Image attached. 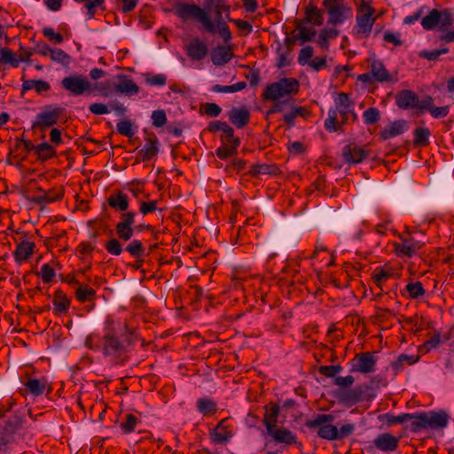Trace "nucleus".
I'll return each instance as SVG.
<instances>
[{
	"instance_id": "nucleus-1",
	"label": "nucleus",
	"mask_w": 454,
	"mask_h": 454,
	"mask_svg": "<svg viewBox=\"0 0 454 454\" xmlns=\"http://www.w3.org/2000/svg\"><path fill=\"white\" fill-rule=\"evenodd\" d=\"M139 339L136 328L126 321L120 328V334L110 328L103 336L96 333L88 335L84 340L87 348L101 352L112 364L124 365L129 359L132 347Z\"/></svg>"
},
{
	"instance_id": "nucleus-2",
	"label": "nucleus",
	"mask_w": 454,
	"mask_h": 454,
	"mask_svg": "<svg viewBox=\"0 0 454 454\" xmlns=\"http://www.w3.org/2000/svg\"><path fill=\"white\" fill-rule=\"evenodd\" d=\"M388 426L403 424L410 421L407 428L413 433H418L422 429H442L447 427L449 416L445 411H429L418 413H402L400 415L386 414Z\"/></svg>"
},
{
	"instance_id": "nucleus-3",
	"label": "nucleus",
	"mask_w": 454,
	"mask_h": 454,
	"mask_svg": "<svg viewBox=\"0 0 454 454\" xmlns=\"http://www.w3.org/2000/svg\"><path fill=\"white\" fill-rule=\"evenodd\" d=\"M61 87L74 97L95 95L96 91L104 97L109 96V90L103 83H92L85 75L81 74H74L64 77L61 80Z\"/></svg>"
},
{
	"instance_id": "nucleus-4",
	"label": "nucleus",
	"mask_w": 454,
	"mask_h": 454,
	"mask_svg": "<svg viewBox=\"0 0 454 454\" xmlns=\"http://www.w3.org/2000/svg\"><path fill=\"white\" fill-rule=\"evenodd\" d=\"M172 11L183 21L194 19L200 22L207 32L215 34V26L211 20L208 12L206 9L200 8L196 4L177 2L173 5Z\"/></svg>"
},
{
	"instance_id": "nucleus-5",
	"label": "nucleus",
	"mask_w": 454,
	"mask_h": 454,
	"mask_svg": "<svg viewBox=\"0 0 454 454\" xmlns=\"http://www.w3.org/2000/svg\"><path fill=\"white\" fill-rule=\"evenodd\" d=\"M356 11V24L354 27V34L358 38H367L370 35L372 26L376 20V18L373 17L375 9L371 6L368 1L359 0Z\"/></svg>"
},
{
	"instance_id": "nucleus-6",
	"label": "nucleus",
	"mask_w": 454,
	"mask_h": 454,
	"mask_svg": "<svg viewBox=\"0 0 454 454\" xmlns=\"http://www.w3.org/2000/svg\"><path fill=\"white\" fill-rule=\"evenodd\" d=\"M335 417L331 413L317 414L312 419L305 422V427L310 430H315L317 435L324 440H337V427L333 425Z\"/></svg>"
},
{
	"instance_id": "nucleus-7",
	"label": "nucleus",
	"mask_w": 454,
	"mask_h": 454,
	"mask_svg": "<svg viewBox=\"0 0 454 454\" xmlns=\"http://www.w3.org/2000/svg\"><path fill=\"white\" fill-rule=\"evenodd\" d=\"M282 113L283 121L286 123L288 128H293L295 125V119L301 116L306 119L309 115V112L303 106H298L290 99H284L283 101L275 102L271 107L267 111V115Z\"/></svg>"
},
{
	"instance_id": "nucleus-8",
	"label": "nucleus",
	"mask_w": 454,
	"mask_h": 454,
	"mask_svg": "<svg viewBox=\"0 0 454 454\" xmlns=\"http://www.w3.org/2000/svg\"><path fill=\"white\" fill-rule=\"evenodd\" d=\"M299 82L295 78H282L268 85L262 94L264 100H272L273 103L282 101L280 98L297 93Z\"/></svg>"
},
{
	"instance_id": "nucleus-9",
	"label": "nucleus",
	"mask_w": 454,
	"mask_h": 454,
	"mask_svg": "<svg viewBox=\"0 0 454 454\" xmlns=\"http://www.w3.org/2000/svg\"><path fill=\"white\" fill-rule=\"evenodd\" d=\"M421 26L425 30L430 31L437 28L439 31L446 30L454 24V12L449 8L442 10L432 9L421 20Z\"/></svg>"
},
{
	"instance_id": "nucleus-10",
	"label": "nucleus",
	"mask_w": 454,
	"mask_h": 454,
	"mask_svg": "<svg viewBox=\"0 0 454 454\" xmlns=\"http://www.w3.org/2000/svg\"><path fill=\"white\" fill-rule=\"evenodd\" d=\"M357 80L364 83L372 82H388L395 83L398 82L397 73L391 74L385 67L382 61L372 59L369 70L358 75Z\"/></svg>"
},
{
	"instance_id": "nucleus-11",
	"label": "nucleus",
	"mask_w": 454,
	"mask_h": 454,
	"mask_svg": "<svg viewBox=\"0 0 454 454\" xmlns=\"http://www.w3.org/2000/svg\"><path fill=\"white\" fill-rule=\"evenodd\" d=\"M323 5L329 16V25L343 24L353 16L351 7L345 4V0H323Z\"/></svg>"
},
{
	"instance_id": "nucleus-12",
	"label": "nucleus",
	"mask_w": 454,
	"mask_h": 454,
	"mask_svg": "<svg viewBox=\"0 0 454 454\" xmlns=\"http://www.w3.org/2000/svg\"><path fill=\"white\" fill-rule=\"evenodd\" d=\"M64 112L65 109L63 107L53 105L46 106L43 110L36 115L33 128L44 130L46 128L57 124Z\"/></svg>"
},
{
	"instance_id": "nucleus-13",
	"label": "nucleus",
	"mask_w": 454,
	"mask_h": 454,
	"mask_svg": "<svg viewBox=\"0 0 454 454\" xmlns=\"http://www.w3.org/2000/svg\"><path fill=\"white\" fill-rule=\"evenodd\" d=\"M378 357L372 352H361L356 354L350 361V372L364 374L374 372Z\"/></svg>"
},
{
	"instance_id": "nucleus-14",
	"label": "nucleus",
	"mask_w": 454,
	"mask_h": 454,
	"mask_svg": "<svg viewBox=\"0 0 454 454\" xmlns=\"http://www.w3.org/2000/svg\"><path fill=\"white\" fill-rule=\"evenodd\" d=\"M136 214L134 212H121L120 222L116 224L115 231L119 239L128 241L133 235L136 229L134 227Z\"/></svg>"
},
{
	"instance_id": "nucleus-15",
	"label": "nucleus",
	"mask_w": 454,
	"mask_h": 454,
	"mask_svg": "<svg viewBox=\"0 0 454 454\" xmlns=\"http://www.w3.org/2000/svg\"><path fill=\"white\" fill-rule=\"evenodd\" d=\"M400 239L401 242L395 244V248L398 255L412 257L419 249L422 248L424 245L423 242L416 240L414 238L410 236L402 235Z\"/></svg>"
},
{
	"instance_id": "nucleus-16",
	"label": "nucleus",
	"mask_w": 454,
	"mask_h": 454,
	"mask_svg": "<svg viewBox=\"0 0 454 454\" xmlns=\"http://www.w3.org/2000/svg\"><path fill=\"white\" fill-rule=\"evenodd\" d=\"M369 155V151L360 147L356 144H349L343 147L342 156L346 162L357 164L362 162Z\"/></svg>"
},
{
	"instance_id": "nucleus-17",
	"label": "nucleus",
	"mask_w": 454,
	"mask_h": 454,
	"mask_svg": "<svg viewBox=\"0 0 454 454\" xmlns=\"http://www.w3.org/2000/svg\"><path fill=\"white\" fill-rule=\"evenodd\" d=\"M186 54L193 60L204 59L207 53L208 48L205 42L196 37L185 46Z\"/></svg>"
},
{
	"instance_id": "nucleus-18",
	"label": "nucleus",
	"mask_w": 454,
	"mask_h": 454,
	"mask_svg": "<svg viewBox=\"0 0 454 454\" xmlns=\"http://www.w3.org/2000/svg\"><path fill=\"white\" fill-rule=\"evenodd\" d=\"M227 115L231 123L238 129L247 126L250 120V112L246 106L232 107Z\"/></svg>"
},
{
	"instance_id": "nucleus-19",
	"label": "nucleus",
	"mask_w": 454,
	"mask_h": 454,
	"mask_svg": "<svg viewBox=\"0 0 454 454\" xmlns=\"http://www.w3.org/2000/svg\"><path fill=\"white\" fill-rule=\"evenodd\" d=\"M395 104L400 109H416L419 104V97L412 90H403L396 94Z\"/></svg>"
},
{
	"instance_id": "nucleus-20",
	"label": "nucleus",
	"mask_w": 454,
	"mask_h": 454,
	"mask_svg": "<svg viewBox=\"0 0 454 454\" xmlns=\"http://www.w3.org/2000/svg\"><path fill=\"white\" fill-rule=\"evenodd\" d=\"M399 443V439L389 433H384L378 435L372 444L375 448L381 451H395Z\"/></svg>"
},
{
	"instance_id": "nucleus-21",
	"label": "nucleus",
	"mask_w": 454,
	"mask_h": 454,
	"mask_svg": "<svg viewBox=\"0 0 454 454\" xmlns=\"http://www.w3.org/2000/svg\"><path fill=\"white\" fill-rule=\"evenodd\" d=\"M267 434L277 443H285L287 445H292L296 443L297 442L296 435L291 430L286 427H276L272 429L270 428Z\"/></svg>"
},
{
	"instance_id": "nucleus-22",
	"label": "nucleus",
	"mask_w": 454,
	"mask_h": 454,
	"mask_svg": "<svg viewBox=\"0 0 454 454\" xmlns=\"http://www.w3.org/2000/svg\"><path fill=\"white\" fill-rule=\"evenodd\" d=\"M226 419H222L214 431L210 434L211 440L216 444L227 442L232 436L231 429L226 424Z\"/></svg>"
},
{
	"instance_id": "nucleus-23",
	"label": "nucleus",
	"mask_w": 454,
	"mask_h": 454,
	"mask_svg": "<svg viewBox=\"0 0 454 454\" xmlns=\"http://www.w3.org/2000/svg\"><path fill=\"white\" fill-rule=\"evenodd\" d=\"M53 307L55 315L60 316L68 312L70 308V299L60 289H58L54 294Z\"/></svg>"
},
{
	"instance_id": "nucleus-24",
	"label": "nucleus",
	"mask_w": 454,
	"mask_h": 454,
	"mask_svg": "<svg viewBox=\"0 0 454 454\" xmlns=\"http://www.w3.org/2000/svg\"><path fill=\"white\" fill-rule=\"evenodd\" d=\"M109 207L119 212H125L129 208V200L127 194L119 191L107 198Z\"/></svg>"
},
{
	"instance_id": "nucleus-25",
	"label": "nucleus",
	"mask_w": 454,
	"mask_h": 454,
	"mask_svg": "<svg viewBox=\"0 0 454 454\" xmlns=\"http://www.w3.org/2000/svg\"><path fill=\"white\" fill-rule=\"evenodd\" d=\"M407 129L406 121L403 120H398L391 122L384 129L380 131V137L383 140L390 139L394 137L403 134Z\"/></svg>"
},
{
	"instance_id": "nucleus-26",
	"label": "nucleus",
	"mask_w": 454,
	"mask_h": 454,
	"mask_svg": "<svg viewBox=\"0 0 454 454\" xmlns=\"http://www.w3.org/2000/svg\"><path fill=\"white\" fill-rule=\"evenodd\" d=\"M233 54L231 51V49L226 46H217L213 49L211 51V60L215 66H223L228 63Z\"/></svg>"
},
{
	"instance_id": "nucleus-27",
	"label": "nucleus",
	"mask_w": 454,
	"mask_h": 454,
	"mask_svg": "<svg viewBox=\"0 0 454 454\" xmlns=\"http://www.w3.org/2000/svg\"><path fill=\"white\" fill-rule=\"evenodd\" d=\"M159 152V141L157 137L147 138L142 149L138 151L142 161H149Z\"/></svg>"
},
{
	"instance_id": "nucleus-28",
	"label": "nucleus",
	"mask_w": 454,
	"mask_h": 454,
	"mask_svg": "<svg viewBox=\"0 0 454 454\" xmlns=\"http://www.w3.org/2000/svg\"><path fill=\"white\" fill-rule=\"evenodd\" d=\"M35 243L27 240L21 241L13 253L14 259L18 263L27 261L33 254Z\"/></svg>"
},
{
	"instance_id": "nucleus-29",
	"label": "nucleus",
	"mask_w": 454,
	"mask_h": 454,
	"mask_svg": "<svg viewBox=\"0 0 454 454\" xmlns=\"http://www.w3.org/2000/svg\"><path fill=\"white\" fill-rule=\"evenodd\" d=\"M265 412L263 416V424L266 427V431L277 427L278 417L279 415L280 408L278 404L273 403L264 407Z\"/></svg>"
},
{
	"instance_id": "nucleus-30",
	"label": "nucleus",
	"mask_w": 454,
	"mask_h": 454,
	"mask_svg": "<svg viewBox=\"0 0 454 454\" xmlns=\"http://www.w3.org/2000/svg\"><path fill=\"white\" fill-rule=\"evenodd\" d=\"M207 8L208 10L214 9L215 21L223 20V13H225V18L230 17L231 6L226 4L225 0H207Z\"/></svg>"
},
{
	"instance_id": "nucleus-31",
	"label": "nucleus",
	"mask_w": 454,
	"mask_h": 454,
	"mask_svg": "<svg viewBox=\"0 0 454 454\" xmlns=\"http://www.w3.org/2000/svg\"><path fill=\"white\" fill-rule=\"evenodd\" d=\"M337 397L348 406H352L362 400V390L357 388L342 389L338 393Z\"/></svg>"
},
{
	"instance_id": "nucleus-32",
	"label": "nucleus",
	"mask_w": 454,
	"mask_h": 454,
	"mask_svg": "<svg viewBox=\"0 0 454 454\" xmlns=\"http://www.w3.org/2000/svg\"><path fill=\"white\" fill-rule=\"evenodd\" d=\"M25 387L26 389L35 396L43 395L47 387L49 388L47 394L51 392L50 387L48 386V382L45 379H29L25 383Z\"/></svg>"
},
{
	"instance_id": "nucleus-33",
	"label": "nucleus",
	"mask_w": 454,
	"mask_h": 454,
	"mask_svg": "<svg viewBox=\"0 0 454 454\" xmlns=\"http://www.w3.org/2000/svg\"><path fill=\"white\" fill-rule=\"evenodd\" d=\"M304 21L314 26H321L324 22L323 11L317 6L309 4L305 8Z\"/></svg>"
},
{
	"instance_id": "nucleus-34",
	"label": "nucleus",
	"mask_w": 454,
	"mask_h": 454,
	"mask_svg": "<svg viewBox=\"0 0 454 454\" xmlns=\"http://www.w3.org/2000/svg\"><path fill=\"white\" fill-rule=\"evenodd\" d=\"M117 93L131 96L137 94L139 91L138 86L131 79H124L119 83L114 85Z\"/></svg>"
},
{
	"instance_id": "nucleus-35",
	"label": "nucleus",
	"mask_w": 454,
	"mask_h": 454,
	"mask_svg": "<svg viewBox=\"0 0 454 454\" xmlns=\"http://www.w3.org/2000/svg\"><path fill=\"white\" fill-rule=\"evenodd\" d=\"M198 411L204 416H211L217 411L216 403L209 398H200L197 400Z\"/></svg>"
},
{
	"instance_id": "nucleus-36",
	"label": "nucleus",
	"mask_w": 454,
	"mask_h": 454,
	"mask_svg": "<svg viewBox=\"0 0 454 454\" xmlns=\"http://www.w3.org/2000/svg\"><path fill=\"white\" fill-rule=\"evenodd\" d=\"M339 31L336 28H324L320 31L317 43L325 51L329 49V40L338 37Z\"/></svg>"
},
{
	"instance_id": "nucleus-37",
	"label": "nucleus",
	"mask_w": 454,
	"mask_h": 454,
	"mask_svg": "<svg viewBox=\"0 0 454 454\" xmlns=\"http://www.w3.org/2000/svg\"><path fill=\"white\" fill-rule=\"evenodd\" d=\"M25 419L22 416L15 413L12 415L5 422L3 428L4 431L8 432L12 434L22 428Z\"/></svg>"
},
{
	"instance_id": "nucleus-38",
	"label": "nucleus",
	"mask_w": 454,
	"mask_h": 454,
	"mask_svg": "<svg viewBox=\"0 0 454 454\" xmlns=\"http://www.w3.org/2000/svg\"><path fill=\"white\" fill-rule=\"evenodd\" d=\"M75 297L80 302L92 301L96 297V291L88 286L79 285L75 290Z\"/></svg>"
},
{
	"instance_id": "nucleus-39",
	"label": "nucleus",
	"mask_w": 454,
	"mask_h": 454,
	"mask_svg": "<svg viewBox=\"0 0 454 454\" xmlns=\"http://www.w3.org/2000/svg\"><path fill=\"white\" fill-rule=\"evenodd\" d=\"M342 123L338 121L337 110L330 109L328 111V117L325 121V128L329 132H335L340 130Z\"/></svg>"
},
{
	"instance_id": "nucleus-40",
	"label": "nucleus",
	"mask_w": 454,
	"mask_h": 454,
	"mask_svg": "<svg viewBox=\"0 0 454 454\" xmlns=\"http://www.w3.org/2000/svg\"><path fill=\"white\" fill-rule=\"evenodd\" d=\"M417 362V358L413 356H408L405 354L400 355L396 360L391 363V368L394 371V375H397L403 369L404 364H413Z\"/></svg>"
},
{
	"instance_id": "nucleus-41",
	"label": "nucleus",
	"mask_w": 454,
	"mask_h": 454,
	"mask_svg": "<svg viewBox=\"0 0 454 454\" xmlns=\"http://www.w3.org/2000/svg\"><path fill=\"white\" fill-rule=\"evenodd\" d=\"M430 130L427 128H418L414 130L413 144L415 146H427L429 145Z\"/></svg>"
},
{
	"instance_id": "nucleus-42",
	"label": "nucleus",
	"mask_w": 454,
	"mask_h": 454,
	"mask_svg": "<svg viewBox=\"0 0 454 454\" xmlns=\"http://www.w3.org/2000/svg\"><path fill=\"white\" fill-rule=\"evenodd\" d=\"M35 153H37L38 157L43 160H46L56 154V151L53 146H51L49 143L44 142L35 146Z\"/></svg>"
},
{
	"instance_id": "nucleus-43",
	"label": "nucleus",
	"mask_w": 454,
	"mask_h": 454,
	"mask_svg": "<svg viewBox=\"0 0 454 454\" xmlns=\"http://www.w3.org/2000/svg\"><path fill=\"white\" fill-rule=\"evenodd\" d=\"M125 250L137 259L141 258L145 254V247L138 239L131 240L125 247Z\"/></svg>"
},
{
	"instance_id": "nucleus-44",
	"label": "nucleus",
	"mask_w": 454,
	"mask_h": 454,
	"mask_svg": "<svg viewBox=\"0 0 454 454\" xmlns=\"http://www.w3.org/2000/svg\"><path fill=\"white\" fill-rule=\"evenodd\" d=\"M0 62L9 64L12 67H19V60L15 57L14 52L10 48L6 47L0 49Z\"/></svg>"
},
{
	"instance_id": "nucleus-45",
	"label": "nucleus",
	"mask_w": 454,
	"mask_h": 454,
	"mask_svg": "<svg viewBox=\"0 0 454 454\" xmlns=\"http://www.w3.org/2000/svg\"><path fill=\"white\" fill-rule=\"evenodd\" d=\"M84 7L87 10V15L89 19H92L96 13L97 9L102 11L106 10L104 5L105 0H84L82 1Z\"/></svg>"
},
{
	"instance_id": "nucleus-46",
	"label": "nucleus",
	"mask_w": 454,
	"mask_h": 454,
	"mask_svg": "<svg viewBox=\"0 0 454 454\" xmlns=\"http://www.w3.org/2000/svg\"><path fill=\"white\" fill-rule=\"evenodd\" d=\"M291 51L290 48H284L281 44L278 45L277 49V54L278 56L277 67L278 68H283L290 65L289 55Z\"/></svg>"
},
{
	"instance_id": "nucleus-47",
	"label": "nucleus",
	"mask_w": 454,
	"mask_h": 454,
	"mask_svg": "<svg viewBox=\"0 0 454 454\" xmlns=\"http://www.w3.org/2000/svg\"><path fill=\"white\" fill-rule=\"evenodd\" d=\"M405 291L408 293L411 299H418L423 296L426 293L421 282L419 281L409 283L405 287Z\"/></svg>"
},
{
	"instance_id": "nucleus-48",
	"label": "nucleus",
	"mask_w": 454,
	"mask_h": 454,
	"mask_svg": "<svg viewBox=\"0 0 454 454\" xmlns=\"http://www.w3.org/2000/svg\"><path fill=\"white\" fill-rule=\"evenodd\" d=\"M239 145H223L215 150L216 156L221 160H226L234 156Z\"/></svg>"
},
{
	"instance_id": "nucleus-49",
	"label": "nucleus",
	"mask_w": 454,
	"mask_h": 454,
	"mask_svg": "<svg viewBox=\"0 0 454 454\" xmlns=\"http://www.w3.org/2000/svg\"><path fill=\"white\" fill-rule=\"evenodd\" d=\"M221 140L223 145H239L240 139L238 137L234 136V129L228 124L227 128L223 132V136L221 137Z\"/></svg>"
},
{
	"instance_id": "nucleus-50",
	"label": "nucleus",
	"mask_w": 454,
	"mask_h": 454,
	"mask_svg": "<svg viewBox=\"0 0 454 454\" xmlns=\"http://www.w3.org/2000/svg\"><path fill=\"white\" fill-rule=\"evenodd\" d=\"M200 113L210 117H217L222 113V108L215 103H204L200 105Z\"/></svg>"
},
{
	"instance_id": "nucleus-51",
	"label": "nucleus",
	"mask_w": 454,
	"mask_h": 454,
	"mask_svg": "<svg viewBox=\"0 0 454 454\" xmlns=\"http://www.w3.org/2000/svg\"><path fill=\"white\" fill-rule=\"evenodd\" d=\"M299 33L295 35V39H299L301 43L312 42L317 35L315 29L308 28L306 27H298Z\"/></svg>"
},
{
	"instance_id": "nucleus-52",
	"label": "nucleus",
	"mask_w": 454,
	"mask_h": 454,
	"mask_svg": "<svg viewBox=\"0 0 454 454\" xmlns=\"http://www.w3.org/2000/svg\"><path fill=\"white\" fill-rule=\"evenodd\" d=\"M138 422V419L134 414L129 413L125 417V421L120 424V427L125 434L133 432Z\"/></svg>"
},
{
	"instance_id": "nucleus-53",
	"label": "nucleus",
	"mask_w": 454,
	"mask_h": 454,
	"mask_svg": "<svg viewBox=\"0 0 454 454\" xmlns=\"http://www.w3.org/2000/svg\"><path fill=\"white\" fill-rule=\"evenodd\" d=\"M118 133L127 137H132L135 135V131L132 128V123L129 120L121 121L116 126Z\"/></svg>"
},
{
	"instance_id": "nucleus-54",
	"label": "nucleus",
	"mask_w": 454,
	"mask_h": 454,
	"mask_svg": "<svg viewBox=\"0 0 454 454\" xmlns=\"http://www.w3.org/2000/svg\"><path fill=\"white\" fill-rule=\"evenodd\" d=\"M214 25L215 26V33L218 32L225 42L231 39L232 35L230 27L223 20H216Z\"/></svg>"
},
{
	"instance_id": "nucleus-55",
	"label": "nucleus",
	"mask_w": 454,
	"mask_h": 454,
	"mask_svg": "<svg viewBox=\"0 0 454 454\" xmlns=\"http://www.w3.org/2000/svg\"><path fill=\"white\" fill-rule=\"evenodd\" d=\"M380 111L375 107H369L363 114L364 121L367 125L376 123L380 120Z\"/></svg>"
},
{
	"instance_id": "nucleus-56",
	"label": "nucleus",
	"mask_w": 454,
	"mask_h": 454,
	"mask_svg": "<svg viewBox=\"0 0 454 454\" xmlns=\"http://www.w3.org/2000/svg\"><path fill=\"white\" fill-rule=\"evenodd\" d=\"M106 250L113 255H120L123 249L121 247V243L118 239H111L105 245Z\"/></svg>"
},
{
	"instance_id": "nucleus-57",
	"label": "nucleus",
	"mask_w": 454,
	"mask_h": 454,
	"mask_svg": "<svg viewBox=\"0 0 454 454\" xmlns=\"http://www.w3.org/2000/svg\"><path fill=\"white\" fill-rule=\"evenodd\" d=\"M334 110H337V114H340V121L342 124L347 123L350 118L353 121L356 120V114L354 113L353 106L335 108Z\"/></svg>"
},
{
	"instance_id": "nucleus-58",
	"label": "nucleus",
	"mask_w": 454,
	"mask_h": 454,
	"mask_svg": "<svg viewBox=\"0 0 454 454\" xmlns=\"http://www.w3.org/2000/svg\"><path fill=\"white\" fill-rule=\"evenodd\" d=\"M61 198L60 194L55 195L53 192L48 191L44 192L43 195L35 196L32 199V200L37 204H46L50 202H53Z\"/></svg>"
},
{
	"instance_id": "nucleus-59",
	"label": "nucleus",
	"mask_w": 454,
	"mask_h": 454,
	"mask_svg": "<svg viewBox=\"0 0 454 454\" xmlns=\"http://www.w3.org/2000/svg\"><path fill=\"white\" fill-rule=\"evenodd\" d=\"M447 52H449L448 48H442V49L434 50V51L424 50V51H419V56L420 58L427 59V60H436L440 55L445 54Z\"/></svg>"
},
{
	"instance_id": "nucleus-60",
	"label": "nucleus",
	"mask_w": 454,
	"mask_h": 454,
	"mask_svg": "<svg viewBox=\"0 0 454 454\" xmlns=\"http://www.w3.org/2000/svg\"><path fill=\"white\" fill-rule=\"evenodd\" d=\"M145 79L146 83L149 85H152V86H163L167 82V77L163 74H146Z\"/></svg>"
},
{
	"instance_id": "nucleus-61",
	"label": "nucleus",
	"mask_w": 454,
	"mask_h": 454,
	"mask_svg": "<svg viewBox=\"0 0 454 454\" xmlns=\"http://www.w3.org/2000/svg\"><path fill=\"white\" fill-rule=\"evenodd\" d=\"M40 275L44 283H51L54 278L56 273L54 269L48 263H44L41 266Z\"/></svg>"
},
{
	"instance_id": "nucleus-62",
	"label": "nucleus",
	"mask_w": 454,
	"mask_h": 454,
	"mask_svg": "<svg viewBox=\"0 0 454 454\" xmlns=\"http://www.w3.org/2000/svg\"><path fill=\"white\" fill-rule=\"evenodd\" d=\"M313 56V48L311 46H306L300 51L298 56V63L301 66L309 65L310 59Z\"/></svg>"
},
{
	"instance_id": "nucleus-63",
	"label": "nucleus",
	"mask_w": 454,
	"mask_h": 454,
	"mask_svg": "<svg viewBox=\"0 0 454 454\" xmlns=\"http://www.w3.org/2000/svg\"><path fill=\"white\" fill-rule=\"evenodd\" d=\"M356 427L353 423L342 425L340 428L337 427V440H341L352 435Z\"/></svg>"
},
{
	"instance_id": "nucleus-64",
	"label": "nucleus",
	"mask_w": 454,
	"mask_h": 454,
	"mask_svg": "<svg viewBox=\"0 0 454 454\" xmlns=\"http://www.w3.org/2000/svg\"><path fill=\"white\" fill-rule=\"evenodd\" d=\"M50 57L52 61L58 63H68L69 56L61 49H51Z\"/></svg>"
}]
</instances>
